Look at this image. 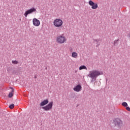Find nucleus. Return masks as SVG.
Wrapping results in <instances>:
<instances>
[{
    "label": "nucleus",
    "instance_id": "nucleus-19",
    "mask_svg": "<svg viewBox=\"0 0 130 130\" xmlns=\"http://www.w3.org/2000/svg\"><path fill=\"white\" fill-rule=\"evenodd\" d=\"M69 50H70V52H72V51H73V48H70L69 49Z\"/></svg>",
    "mask_w": 130,
    "mask_h": 130
},
{
    "label": "nucleus",
    "instance_id": "nucleus-3",
    "mask_svg": "<svg viewBox=\"0 0 130 130\" xmlns=\"http://www.w3.org/2000/svg\"><path fill=\"white\" fill-rule=\"evenodd\" d=\"M53 24L55 27H57L58 28H59V27H61L62 26L63 22H62V20L61 19L58 18L54 20Z\"/></svg>",
    "mask_w": 130,
    "mask_h": 130
},
{
    "label": "nucleus",
    "instance_id": "nucleus-8",
    "mask_svg": "<svg viewBox=\"0 0 130 130\" xmlns=\"http://www.w3.org/2000/svg\"><path fill=\"white\" fill-rule=\"evenodd\" d=\"M32 24L34 26L38 27L39 26H40V21L37 18H34L32 20Z\"/></svg>",
    "mask_w": 130,
    "mask_h": 130
},
{
    "label": "nucleus",
    "instance_id": "nucleus-16",
    "mask_svg": "<svg viewBox=\"0 0 130 130\" xmlns=\"http://www.w3.org/2000/svg\"><path fill=\"white\" fill-rule=\"evenodd\" d=\"M12 62L14 64H18V63H19V62L17 60H12Z\"/></svg>",
    "mask_w": 130,
    "mask_h": 130
},
{
    "label": "nucleus",
    "instance_id": "nucleus-14",
    "mask_svg": "<svg viewBox=\"0 0 130 130\" xmlns=\"http://www.w3.org/2000/svg\"><path fill=\"white\" fill-rule=\"evenodd\" d=\"M81 70H87V67L85 66H82L79 67V70L81 71Z\"/></svg>",
    "mask_w": 130,
    "mask_h": 130
},
{
    "label": "nucleus",
    "instance_id": "nucleus-17",
    "mask_svg": "<svg viewBox=\"0 0 130 130\" xmlns=\"http://www.w3.org/2000/svg\"><path fill=\"white\" fill-rule=\"evenodd\" d=\"M14 107H15V105H14V104H12L9 106V108H10V109H13Z\"/></svg>",
    "mask_w": 130,
    "mask_h": 130
},
{
    "label": "nucleus",
    "instance_id": "nucleus-13",
    "mask_svg": "<svg viewBox=\"0 0 130 130\" xmlns=\"http://www.w3.org/2000/svg\"><path fill=\"white\" fill-rule=\"evenodd\" d=\"M72 57L73 58H78V53L76 52H73L71 55Z\"/></svg>",
    "mask_w": 130,
    "mask_h": 130
},
{
    "label": "nucleus",
    "instance_id": "nucleus-2",
    "mask_svg": "<svg viewBox=\"0 0 130 130\" xmlns=\"http://www.w3.org/2000/svg\"><path fill=\"white\" fill-rule=\"evenodd\" d=\"M56 40L59 44H63V43H66L67 39L64 37V35L62 34L60 36H58L56 37Z\"/></svg>",
    "mask_w": 130,
    "mask_h": 130
},
{
    "label": "nucleus",
    "instance_id": "nucleus-5",
    "mask_svg": "<svg viewBox=\"0 0 130 130\" xmlns=\"http://www.w3.org/2000/svg\"><path fill=\"white\" fill-rule=\"evenodd\" d=\"M37 10L35 8H32L30 9L27 10L25 12L24 14V16L25 17V18H27L28 15H30V14H32V13H36Z\"/></svg>",
    "mask_w": 130,
    "mask_h": 130
},
{
    "label": "nucleus",
    "instance_id": "nucleus-15",
    "mask_svg": "<svg viewBox=\"0 0 130 130\" xmlns=\"http://www.w3.org/2000/svg\"><path fill=\"white\" fill-rule=\"evenodd\" d=\"M13 93H14V89H12V91L11 92H10L8 95V97L9 98H12V97H13Z\"/></svg>",
    "mask_w": 130,
    "mask_h": 130
},
{
    "label": "nucleus",
    "instance_id": "nucleus-9",
    "mask_svg": "<svg viewBox=\"0 0 130 130\" xmlns=\"http://www.w3.org/2000/svg\"><path fill=\"white\" fill-rule=\"evenodd\" d=\"M73 90L75 92H81V91H82V85H81V84H78L74 86Z\"/></svg>",
    "mask_w": 130,
    "mask_h": 130
},
{
    "label": "nucleus",
    "instance_id": "nucleus-7",
    "mask_svg": "<svg viewBox=\"0 0 130 130\" xmlns=\"http://www.w3.org/2000/svg\"><path fill=\"white\" fill-rule=\"evenodd\" d=\"M88 5L91 7V9H92V10H96V9H98V4L94 3L92 0H90L88 2Z\"/></svg>",
    "mask_w": 130,
    "mask_h": 130
},
{
    "label": "nucleus",
    "instance_id": "nucleus-4",
    "mask_svg": "<svg viewBox=\"0 0 130 130\" xmlns=\"http://www.w3.org/2000/svg\"><path fill=\"white\" fill-rule=\"evenodd\" d=\"M114 124H115V126H117L119 128H121V126H122V121L120 119L116 118L113 120Z\"/></svg>",
    "mask_w": 130,
    "mask_h": 130
},
{
    "label": "nucleus",
    "instance_id": "nucleus-18",
    "mask_svg": "<svg viewBox=\"0 0 130 130\" xmlns=\"http://www.w3.org/2000/svg\"><path fill=\"white\" fill-rule=\"evenodd\" d=\"M118 40H116L114 41V45H116V44H117V42H118Z\"/></svg>",
    "mask_w": 130,
    "mask_h": 130
},
{
    "label": "nucleus",
    "instance_id": "nucleus-11",
    "mask_svg": "<svg viewBox=\"0 0 130 130\" xmlns=\"http://www.w3.org/2000/svg\"><path fill=\"white\" fill-rule=\"evenodd\" d=\"M122 106H123L124 107H126V110H127V111L130 112V108L129 107H127L128 105L126 102H123L122 103Z\"/></svg>",
    "mask_w": 130,
    "mask_h": 130
},
{
    "label": "nucleus",
    "instance_id": "nucleus-12",
    "mask_svg": "<svg viewBox=\"0 0 130 130\" xmlns=\"http://www.w3.org/2000/svg\"><path fill=\"white\" fill-rule=\"evenodd\" d=\"M100 41H101V40H100V39L93 40V42L97 44V45L96 46V47H98V46H99L101 43Z\"/></svg>",
    "mask_w": 130,
    "mask_h": 130
},
{
    "label": "nucleus",
    "instance_id": "nucleus-1",
    "mask_svg": "<svg viewBox=\"0 0 130 130\" xmlns=\"http://www.w3.org/2000/svg\"><path fill=\"white\" fill-rule=\"evenodd\" d=\"M102 75H103V72L102 71H99L98 70H92L89 72L88 77L90 78L91 82H94L96 81V79H97L99 76H101Z\"/></svg>",
    "mask_w": 130,
    "mask_h": 130
},
{
    "label": "nucleus",
    "instance_id": "nucleus-10",
    "mask_svg": "<svg viewBox=\"0 0 130 130\" xmlns=\"http://www.w3.org/2000/svg\"><path fill=\"white\" fill-rule=\"evenodd\" d=\"M49 102V101L48 99L45 100L40 103V106H45V105H47V104H48Z\"/></svg>",
    "mask_w": 130,
    "mask_h": 130
},
{
    "label": "nucleus",
    "instance_id": "nucleus-6",
    "mask_svg": "<svg viewBox=\"0 0 130 130\" xmlns=\"http://www.w3.org/2000/svg\"><path fill=\"white\" fill-rule=\"evenodd\" d=\"M53 106V102H50L46 106L43 107L42 108L45 110V111H49L52 109V107Z\"/></svg>",
    "mask_w": 130,
    "mask_h": 130
}]
</instances>
